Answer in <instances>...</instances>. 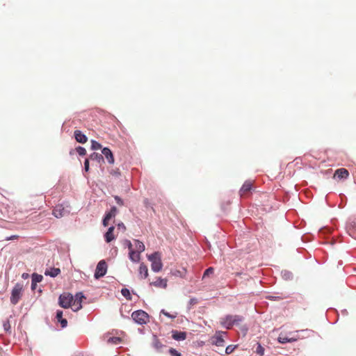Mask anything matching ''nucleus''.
Segmentation results:
<instances>
[{
  "instance_id": "ddd939ff",
  "label": "nucleus",
  "mask_w": 356,
  "mask_h": 356,
  "mask_svg": "<svg viewBox=\"0 0 356 356\" xmlns=\"http://www.w3.org/2000/svg\"><path fill=\"white\" fill-rule=\"evenodd\" d=\"M226 332H218V334L213 337V343L217 346H223L225 343V341L222 338V334H226Z\"/></svg>"
},
{
  "instance_id": "8fccbe9b",
  "label": "nucleus",
  "mask_w": 356,
  "mask_h": 356,
  "mask_svg": "<svg viewBox=\"0 0 356 356\" xmlns=\"http://www.w3.org/2000/svg\"><path fill=\"white\" fill-rule=\"evenodd\" d=\"M81 308H82V304L79 302V304L77 303V306L74 309H73V311L77 312V311L80 310Z\"/></svg>"
},
{
  "instance_id": "603ef678",
  "label": "nucleus",
  "mask_w": 356,
  "mask_h": 356,
  "mask_svg": "<svg viewBox=\"0 0 356 356\" xmlns=\"http://www.w3.org/2000/svg\"><path fill=\"white\" fill-rule=\"evenodd\" d=\"M17 238H18V236H17V235H12L10 237H8L6 238V240H8H8H13V239Z\"/></svg>"
},
{
  "instance_id": "ea45409f",
  "label": "nucleus",
  "mask_w": 356,
  "mask_h": 356,
  "mask_svg": "<svg viewBox=\"0 0 356 356\" xmlns=\"http://www.w3.org/2000/svg\"><path fill=\"white\" fill-rule=\"evenodd\" d=\"M90 170V162L89 159H86L84 161V167H83V171L88 172Z\"/></svg>"
},
{
  "instance_id": "dca6fc26",
  "label": "nucleus",
  "mask_w": 356,
  "mask_h": 356,
  "mask_svg": "<svg viewBox=\"0 0 356 356\" xmlns=\"http://www.w3.org/2000/svg\"><path fill=\"white\" fill-rule=\"evenodd\" d=\"M115 227L113 226H111L108 227L107 232L104 234V239L106 243H110L115 239V236L113 234Z\"/></svg>"
},
{
  "instance_id": "09e8293b",
  "label": "nucleus",
  "mask_w": 356,
  "mask_h": 356,
  "mask_svg": "<svg viewBox=\"0 0 356 356\" xmlns=\"http://www.w3.org/2000/svg\"><path fill=\"white\" fill-rule=\"evenodd\" d=\"M117 226H118V228L119 229H122V230H123V231L126 229V227H125V225H124V223H123V222H119V223L117 225Z\"/></svg>"
},
{
  "instance_id": "412c9836",
  "label": "nucleus",
  "mask_w": 356,
  "mask_h": 356,
  "mask_svg": "<svg viewBox=\"0 0 356 356\" xmlns=\"http://www.w3.org/2000/svg\"><path fill=\"white\" fill-rule=\"evenodd\" d=\"M139 275L142 279H145L148 276V268L143 263H141L140 265Z\"/></svg>"
},
{
  "instance_id": "f3484780",
  "label": "nucleus",
  "mask_w": 356,
  "mask_h": 356,
  "mask_svg": "<svg viewBox=\"0 0 356 356\" xmlns=\"http://www.w3.org/2000/svg\"><path fill=\"white\" fill-rule=\"evenodd\" d=\"M152 346L153 348L159 353L162 352V348L165 346L159 340L156 335H153V341H152Z\"/></svg>"
},
{
  "instance_id": "2eb2a0df",
  "label": "nucleus",
  "mask_w": 356,
  "mask_h": 356,
  "mask_svg": "<svg viewBox=\"0 0 356 356\" xmlns=\"http://www.w3.org/2000/svg\"><path fill=\"white\" fill-rule=\"evenodd\" d=\"M349 175L348 171L346 168H339L334 172V176L339 179H346Z\"/></svg>"
},
{
  "instance_id": "4d7b16f0",
  "label": "nucleus",
  "mask_w": 356,
  "mask_h": 356,
  "mask_svg": "<svg viewBox=\"0 0 356 356\" xmlns=\"http://www.w3.org/2000/svg\"><path fill=\"white\" fill-rule=\"evenodd\" d=\"M342 314L343 315H347L348 314V311L346 309H343L341 311Z\"/></svg>"
},
{
  "instance_id": "de8ad7c7",
  "label": "nucleus",
  "mask_w": 356,
  "mask_h": 356,
  "mask_svg": "<svg viewBox=\"0 0 356 356\" xmlns=\"http://www.w3.org/2000/svg\"><path fill=\"white\" fill-rule=\"evenodd\" d=\"M267 298L270 300H279L281 299L279 296H267Z\"/></svg>"
},
{
  "instance_id": "f257e3e1",
  "label": "nucleus",
  "mask_w": 356,
  "mask_h": 356,
  "mask_svg": "<svg viewBox=\"0 0 356 356\" xmlns=\"http://www.w3.org/2000/svg\"><path fill=\"white\" fill-rule=\"evenodd\" d=\"M243 321V316L227 314L220 318V323L222 327L230 330L234 325H238Z\"/></svg>"
},
{
  "instance_id": "9d476101",
  "label": "nucleus",
  "mask_w": 356,
  "mask_h": 356,
  "mask_svg": "<svg viewBox=\"0 0 356 356\" xmlns=\"http://www.w3.org/2000/svg\"><path fill=\"white\" fill-rule=\"evenodd\" d=\"M74 136L77 143L84 144L88 141L87 136L81 130H75L74 132Z\"/></svg>"
},
{
  "instance_id": "5701e85b",
  "label": "nucleus",
  "mask_w": 356,
  "mask_h": 356,
  "mask_svg": "<svg viewBox=\"0 0 356 356\" xmlns=\"http://www.w3.org/2000/svg\"><path fill=\"white\" fill-rule=\"evenodd\" d=\"M91 159L92 161H97L99 163H101L104 162V156H102V154L97 153V152L92 153L90 155V159Z\"/></svg>"
},
{
  "instance_id": "13d9d810",
  "label": "nucleus",
  "mask_w": 356,
  "mask_h": 356,
  "mask_svg": "<svg viewBox=\"0 0 356 356\" xmlns=\"http://www.w3.org/2000/svg\"><path fill=\"white\" fill-rule=\"evenodd\" d=\"M27 277H28V274H27V273H23V274H22V277H23V278H24V279H25V278H26Z\"/></svg>"
},
{
  "instance_id": "a211bd4d",
  "label": "nucleus",
  "mask_w": 356,
  "mask_h": 356,
  "mask_svg": "<svg viewBox=\"0 0 356 356\" xmlns=\"http://www.w3.org/2000/svg\"><path fill=\"white\" fill-rule=\"evenodd\" d=\"M167 282L166 279H163L161 277H158L157 280L151 283L152 285L159 287L162 289H165L167 287Z\"/></svg>"
},
{
  "instance_id": "423d86ee",
  "label": "nucleus",
  "mask_w": 356,
  "mask_h": 356,
  "mask_svg": "<svg viewBox=\"0 0 356 356\" xmlns=\"http://www.w3.org/2000/svg\"><path fill=\"white\" fill-rule=\"evenodd\" d=\"M107 268L108 266L105 260L99 261L96 266L94 277L96 280H99V278L104 277L106 274Z\"/></svg>"
},
{
  "instance_id": "c03bdc74",
  "label": "nucleus",
  "mask_w": 356,
  "mask_h": 356,
  "mask_svg": "<svg viewBox=\"0 0 356 356\" xmlns=\"http://www.w3.org/2000/svg\"><path fill=\"white\" fill-rule=\"evenodd\" d=\"M110 173L112 175L115 176V177H120V170L118 168L115 169V170H111L110 171Z\"/></svg>"
},
{
  "instance_id": "e433bc0d",
  "label": "nucleus",
  "mask_w": 356,
  "mask_h": 356,
  "mask_svg": "<svg viewBox=\"0 0 356 356\" xmlns=\"http://www.w3.org/2000/svg\"><path fill=\"white\" fill-rule=\"evenodd\" d=\"M168 352L171 356H181V354L174 348H170Z\"/></svg>"
},
{
  "instance_id": "49530a36",
  "label": "nucleus",
  "mask_w": 356,
  "mask_h": 356,
  "mask_svg": "<svg viewBox=\"0 0 356 356\" xmlns=\"http://www.w3.org/2000/svg\"><path fill=\"white\" fill-rule=\"evenodd\" d=\"M197 302H198V300L196 298H191L188 301V305L189 306L194 305L197 304Z\"/></svg>"
},
{
  "instance_id": "393cba45",
  "label": "nucleus",
  "mask_w": 356,
  "mask_h": 356,
  "mask_svg": "<svg viewBox=\"0 0 356 356\" xmlns=\"http://www.w3.org/2000/svg\"><path fill=\"white\" fill-rule=\"evenodd\" d=\"M281 275L283 280L286 281L292 280L293 279V275L292 272L288 270H283L281 272Z\"/></svg>"
},
{
  "instance_id": "a878e982",
  "label": "nucleus",
  "mask_w": 356,
  "mask_h": 356,
  "mask_svg": "<svg viewBox=\"0 0 356 356\" xmlns=\"http://www.w3.org/2000/svg\"><path fill=\"white\" fill-rule=\"evenodd\" d=\"M86 298L83 292H81V291L77 292L74 296V298L73 300V305H76V303H79V302L81 303L82 300Z\"/></svg>"
},
{
  "instance_id": "0eeeda50",
  "label": "nucleus",
  "mask_w": 356,
  "mask_h": 356,
  "mask_svg": "<svg viewBox=\"0 0 356 356\" xmlns=\"http://www.w3.org/2000/svg\"><path fill=\"white\" fill-rule=\"evenodd\" d=\"M346 229L349 236L356 239V219H349L346 222Z\"/></svg>"
},
{
  "instance_id": "3c124183",
  "label": "nucleus",
  "mask_w": 356,
  "mask_h": 356,
  "mask_svg": "<svg viewBox=\"0 0 356 356\" xmlns=\"http://www.w3.org/2000/svg\"><path fill=\"white\" fill-rule=\"evenodd\" d=\"M108 220H106L105 218H103V220H102V225L104 227H107L108 225Z\"/></svg>"
},
{
  "instance_id": "2f4dec72",
  "label": "nucleus",
  "mask_w": 356,
  "mask_h": 356,
  "mask_svg": "<svg viewBox=\"0 0 356 356\" xmlns=\"http://www.w3.org/2000/svg\"><path fill=\"white\" fill-rule=\"evenodd\" d=\"M101 148H102V145L99 142H97L95 140H91V149L98 150Z\"/></svg>"
},
{
  "instance_id": "58836bf2",
  "label": "nucleus",
  "mask_w": 356,
  "mask_h": 356,
  "mask_svg": "<svg viewBox=\"0 0 356 356\" xmlns=\"http://www.w3.org/2000/svg\"><path fill=\"white\" fill-rule=\"evenodd\" d=\"M213 270H214L213 267H209L207 268L204 272L203 277H205L207 276H209L210 274H212L213 273Z\"/></svg>"
},
{
  "instance_id": "a19ab883",
  "label": "nucleus",
  "mask_w": 356,
  "mask_h": 356,
  "mask_svg": "<svg viewBox=\"0 0 356 356\" xmlns=\"http://www.w3.org/2000/svg\"><path fill=\"white\" fill-rule=\"evenodd\" d=\"M161 313L163 314V315H165V316H167L170 318H172V319L176 318V314L175 315L171 314L169 312H166L165 309H162L161 311Z\"/></svg>"
},
{
  "instance_id": "39448f33",
  "label": "nucleus",
  "mask_w": 356,
  "mask_h": 356,
  "mask_svg": "<svg viewBox=\"0 0 356 356\" xmlns=\"http://www.w3.org/2000/svg\"><path fill=\"white\" fill-rule=\"evenodd\" d=\"M74 297L72 293H63L58 298L59 305L65 309L70 308L73 305Z\"/></svg>"
},
{
  "instance_id": "7c9ffc66",
  "label": "nucleus",
  "mask_w": 356,
  "mask_h": 356,
  "mask_svg": "<svg viewBox=\"0 0 356 356\" xmlns=\"http://www.w3.org/2000/svg\"><path fill=\"white\" fill-rule=\"evenodd\" d=\"M76 152L81 156H83L86 154V149L82 146H78L75 148Z\"/></svg>"
},
{
  "instance_id": "6ab92c4d",
  "label": "nucleus",
  "mask_w": 356,
  "mask_h": 356,
  "mask_svg": "<svg viewBox=\"0 0 356 356\" xmlns=\"http://www.w3.org/2000/svg\"><path fill=\"white\" fill-rule=\"evenodd\" d=\"M118 213V209L115 206L111 207V209L108 211H106L104 218L110 221L113 218H114Z\"/></svg>"
},
{
  "instance_id": "473e14b6",
  "label": "nucleus",
  "mask_w": 356,
  "mask_h": 356,
  "mask_svg": "<svg viewBox=\"0 0 356 356\" xmlns=\"http://www.w3.org/2000/svg\"><path fill=\"white\" fill-rule=\"evenodd\" d=\"M255 353L261 356L264 354V348L261 345L260 343H257Z\"/></svg>"
},
{
  "instance_id": "79ce46f5",
  "label": "nucleus",
  "mask_w": 356,
  "mask_h": 356,
  "mask_svg": "<svg viewBox=\"0 0 356 356\" xmlns=\"http://www.w3.org/2000/svg\"><path fill=\"white\" fill-rule=\"evenodd\" d=\"M114 199L116 202V203L120 205V206H123L124 205V201L118 195H115L114 196Z\"/></svg>"
},
{
  "instance_id": "cd10ccee",
  "label": "nucleus",
  "mask_w": 356,
  "mask_h": 356,
  "mask_svg": "<svg viewBox=\"0 0 356 356\" xmlns=\"http://www.w3.org/2000/svg\"><path fill=\"white\" fill-rule=\"evenodd\" d=\"M121 293L127 300H131L132 298H131L129 289H128L127 288H122L121 289Z\"/></svg>"
},
{
  "instance_id": "9b49d317",
  "label": "nucleus",
  "mask_w": 356,
  "mask_h": 356,
  "mask_svg": "<svg viewBox=\"0 0 356 356\" xmlns=\"http://www.w3.org/2000/svg\"><path fill=\"white\" fill-rule=\"evenodd\" d=\"M69 211L65 210L63 205H57L55 207V208L53 210V215L57 218H60L64 216L66 213H67Z\"/></svg>"
},
{
  "instance_id": "4c0bfd02",
  "label": "nucleus",
  "mask_w": 356,
  "mask_h": 356,
  "mask_svg": "<svg viewBox=\"0 0 356 356\" xmlns=\"http://www.w3.org/2000/svg\"><path fill=\"white\" fill-rule=\"evenodd\" d=\"M63 312L62 310H57L56 312V318L57 320V321H59L60 320H62L64 318L63 317Z\"/></svg>"
},
{
  "instance_id": "bf43d9fd",
  "label": "nucleus",
  "mask_w": 356,
  "mask_h": 356,
  "mask_svg": "<svg viewBox=\"0 0 356 356\" xmlns=\"http://www.w3.org/2000/svg\"><path fill=\"white\" fill-rule=\"evenodd\" d=\"M305 238V236H302V241H304V240H305V238Z\"/></svg>"
},
{
  "instance_id": "f704fd0d",
  "label": "nucleus",
  "mask_w": 356,
  "mask_h": 356,
  "mask_svg": "<svg viewBox=\"0 0 356 356\" xmlns=\"http://www.w3.org/2000/svg\"><path fill=\"white\" fill-rule=\"evenodd\" d=\"M3 330L6 332H11V326L10 324V321L8 320L6 321L3 323Z\"/></svg>"
},
{
  "instance_id": "4468645a",
  "label": "nucleus",
  "mask_w": 356,
  "mask_h": 356,
  "mask_svg": "<svg viewBox=\"0 0 356 356\" xmlns=\"http://www.w3.org/2000/svg\"><path fill=\"white\" fill-rule=\"evenodd\" d=\"M60 273V269L58 268H46L44 271V275L46 276H49L52 278L56 277L57 275H58Z\"/></svg>"
},
{
  "instance_id": "b1692460",
  "label": "nucleus",
  "mask_w": 356,
  "mask_h": 356,
  "mask_svg": "<svg viewBox=\"0 0 356 356\" xmlns=\"http://www.w3.org/2000/svg\"><path fill=\"white\" fill-rule=\"evenodd\" d=\"M134 243H135V247L136 248V252H138V254H140L141 252H144L145 250V245L144 243L139 241V240H134Z\"/></svg>"
},
{
  "instance_id": "6e6d98bb",
  "label": "nucleus",
  "mask_w": 356,
  "mask_h": 356,
  "mask_svg": "<svg viewBox=\"0 0 356 356\" xmlns=\"http://www.w3.org/2000/svg\"><path fill=\"white\" fill-rule=\"evenodd\" d=\"M76 152L75 149H72L70 151V155H73L74 153Z\"/></svg>"
},
{
  "instance_id": "bb28decb",
  "label": "nucleus",
  "mask_w": 356,
  "mask_h": 356,
  "mask_svg": "<svg viewBox=\"0 0 356 356\" xmlns=\"http://www.w3.org/2000/svg\"><path fill=\"white\" fill-rule=\"evenodd\" d=\"M43 279V277L42 275H39L38 273H33L32 275H31V281L33 283H39Z\"/></svg>"
},
{
  "instance_id": "72a5a7b5",
  "label": "nucleus",
  "mask_w": 356,
  "mask_h": 356,
  "mask_svg": "<svg viewBox=\"0 0 356 356\" xmlns=\"http://www.w3.org/2000/svg\"><path fill=\"white\" fill-rule=\"evenodd\" d=\"M299 332L305 333V334H307V336L309 337L310 335V334L314 333V331L312 330H309V329H305V330H296L294 332V333H299ZM293 334V332H290V334Z\"/></svg>"
},
{
  "instance_id": "1a4fd4ad",
  "label": "nucleus",
  "mask_w": 356,
  "mask_h": 356,
  "mask_svg": "<svg viewBox=\"0 0 356 356\" xmlns=\"http://www.w3.org/2000/svg\"><path fill=\"white\" fill-rule=\"evenodd\" d=\"M171 333H172V338L175 341H184L186 339L187 334H186V332L179 331L177 330H172L171 331Z\"/></svg>"
},
{
  "instance_id": "c9c22d12",
  "label": "nucleus",
  "mask_w": 356,
  "mask_h": 356,
  "mask_svg": "<svg viewBox=\"0 0 356 356\" xmlns=\"http://www.w3.org/2000/svg\"><path fill=\"white\" fill-rule=\"evenodd\" d=\"M236 348V345H229V346H227L226 347V348H225V353L227 355L231 354L232 353H233V351L235 350Z\"/></svg>"
},
{
  "instance_id": "aec40b11",
  "label": "nucleus",
  "mask_w": 356,
  "mask_h": 356,
  "mask_svg": "<svg viewBox=\"0 0 356 356\" xmlns=\"http://www.w3.org/2000/svg\"><path fill=\"white\" fill-rule=\"evenodd\" d=\"M252 188V182L249 180H247L242 185L241 188H240L239 192H240L241 195H242V194L250 191Z\"/></svg>"
},
{
  "instance_id": "f8f14e48",
  "label": "nucleus",
  "mask_w": 356,
  "mask_h": 356,
  "mask_svg": "<svg viewBox=\"0 0 356 356\" xmlns=\"http://www.w3.org/2000/svg\"><path fill=\"white\" fill-rule=\"evenodd\" d=\"M298 338H299V337H298V336L288 337L284 336L282 334H281L279 335V337L277 338V341L280 343L284 344L286 343L295 342L298 340Z\"/></svg>"
},
{
  "instance_id": "f03ea898",
  "label": "nucleus",
  "mask_w": 356,
  "mask_h": 356,
  "mask_svg": "<svg viewBox=\"0 0 356 356\" xmlns=\"http://www.w3.org/2000/svg\"><path fill=\"white\" fill-rule=\"evenodd\" d=\"M147 259L151 262L152 270L154 273H159L162 270L163 263L161 260V252L156 251L147 255Z\"/></svg>"
},
{
  "instance_id": "c756f323",
  "label": "nucleus",
  "mask_w": 356,
  "mask_h": 356,
  "mask_svg": "<svg viewBox=\"0 0 356 356\" xmlns=\"http://www.w3.org/2000/svg\"><path fill=\"white\" fill-rule=\"evenodd\" d=\"M121 341H122L121 338L118 337H111L108 338V343H113L115 345L119 344Z\"/></svg>"
},
{
  "instance_id": "a18cd8bd",
  "label": "nucleus",
  "mask_w": 356,
  "mask_h": 356,
  "mask_svg": "<svg viewBox=\"0 0 356 356\" xmlns=\"http://www.w3.org/2000/svg\"><path fill=\"white\" fill-rule=\"evenodd\" d=\"M58 323H60V325H61V327L62 328H65L67 327V321L66 318H63L62 320H60L59 321H58Z\"/></svg>"
},
{
  "instance_id": "37998d69",
  "label": "nucleus",
  "mask_w": 356,
  "mask_h": 356,
  "mask_svg": "<svg viewBox=\"0 0 356 356\" xmlns=\"http://www.w3.org/2000/svg\"><path fill=\"white\" fill-rule=\"evenodd\" d=\"M124 245L125 247L128 248L129 251L131 250H134L133 248H132V243L131 242L128 240V239H125L124 241Z\"/></svg>"
},
{
  "instance_id": "c85d7f7f",
  "label": "nucleus",
  "mask_w": 356,
  "mask_h": 356,
  "mask_svg": "<svg viewBox=\"0 0 356 356\" xmlns=\"http://www.w3.org/2000/svg\"><path fill=\"white\" fill-rule=\"evenodd\" d=\"M332 229L327 227H323L320 229L319 233L320 234H322L323 236H327L328 234H330L332 233Z\"/></svg>"
},
{
  "instance_id": "6e6552de",
  "label": "nucleus",
  "mask_w": 356,
  "mask_h": 356,
  "mask_svg": "<svg viewBox=\"0 0 356 356\" xmlns=\"http://www.w3.org/2000/svg\"><path fill=\"white\" fill-rule=\"evenodd\" d=\"M102 154L104 155L107 160L108 163L110 164L114 163V156L112 151L109 147H104L102 149Z\"/></svg>"
},
{
  "instance_id": "864d4df0",
  "label": "nucleus",
  "mask_w": 356,
  "mask_h": 356,
  "mask_svg": "<svg viewBox=\"0 0 356 356\" xmlns=\"http://www.w3.org/2000/svg\"><path fill=\"white\" fill-rule=\"evenodd\" d=\"M36 286H37V283H33L31 282V289L35 290L36 289Z\"/></svg>"
},
{
  "instance_id": "7ed1b4c3",
  "label": "nucleus",
  "mask_w": 356,
  "mask_h": 356,
  "mask_svg": "<svg viewBox=\"0 0 356 356\" xmlns=\"http://www.w3.org/2000/svg\"><path fill=\"white\" fill-rule=\"evenodd\" d=\"M131 318L136 323L143 325L148 322L149 315L145 311L138 309L131 314Z\"/></svg>"
},
{
  "instance_id": "20e7f679",
  "label": "nucleus",
  "mask_w": 356,
  "mask_h": 356,
  "mask_svg": "<svg viewBox=\"0 0 356 356\" xmlns=\"http://www.w3.org/2000/svg\"><path fill=\"white\" fill-rule=\"evenodd\" d=\"M23 286L20 283H17L11 291L10 302L15 305L18 303L22 296Z\"/></svg>"
},
{
  "instance_id": "4be33fe9",
  "label": "nucleus",
  "mask_w": 356,
  "mask_h": 356,
  "mask_svg": "<svg viewBox=\"0 0 356 356\" xmlns=\"http://www.w3.org/2000/svg\"><path fill=\"white\" fill-rule=\"evenodd\" d=\"M129 259L134 263H138L140 259V254L134 250L129 252Z\"/></svg>"
},
{
  "instance_id": "5fc2aeb1",
  "label": "nucleus",
  "mask_w": 356,
  "mask_h": 356,
  "mask_svg": "<svg viewBox=\"0 0 356 356\" xmlns=\"http://www.w3.org/2000/svg\"><path fill=\"white\" fill-rule=\"evenodd\" d=\"M175 275H179L180 277H181V272L179 270H177L176 273H175Z\"/></svg>"
}]
</instances>
